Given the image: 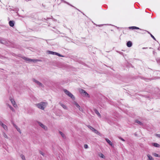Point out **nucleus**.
<instances>
[{"mask_svg": "<svg viewBox=\"0 0 160 160\" xmlns=\"http://www.w3.org/2000/svg\"><path fill=\"white\" fill-rule=\"evenodd\" d=\"M47 103L44 102H41L39 103L36 104V105L39 108L42 110H44L46 106Z\"/></svg>", "mask_w": 160, "mask_h": 160, "instance_id": "f257e3e1", "label": "nucleus"}, {"mask_svg": "<svg viewBox=\"0 0 160 160\" xmlns=\"http://www.w3.org/2000/svg\"><path fill=\"white\" fill-rule=\"evenodd\" d=\"M64 92L69 97H70L73 99H74L75 98L74 96L69 91L66 89H64Z\"/></svg>", "mask_w": 160, "mask_h": 160, "instance_id": "f03ea898", "label": "nucleus"}, {"mask_svg": "<svg viewBox=\"0 0 160 160\" xmlns=\"http://www.w3.org/2000/svg\"><path fill=\"white\" fill-rule=\"evenodd\" d=\"M80 93L82 95H85L88 97H89V95L84 90L82 89H81L79 90Z\"/></svg>", "mask_w": 160, "mask_h": 160, "instance_id": "7ed1b4c3", "label": "nucleus"}, {"mask_svg": "<svg viewBox=\"0 0 160 160\" xmlns=\"http://www.w3.org/2000/svg\"><path fill=\"white\" fill-rule=\"evenodd\" d=\"M0 43L6 45H8V42L3 38L0 39Z\"/></svg>", "mask_w": 160, "mask_h": 160, "instance_id": "20e7f679", "label": "nucleus"}, {"mask_svg": "<svg viewBox=\"0 0 160 160\" xmlns=\"http://www.w3.org/2000/svg\"><path fill=\"white\" fill-rule=\"evenodd\" d=\"M32 80H33V82L36 83L39 86H41V87H43V84L42 83H41L39 81L33 78V79Z\"/></svg>", "mask_w": 160, "mask_h": 160, "instance_id": "39448f33", "label": "nucleus"}, {"mask_svg": "<svg viewBox=\"0 0 160 160\" xmlns=\"http://www.w3.org/2000/svg\"><path fill=\"white\" fill-rule=\"evenodd\" d=\"M105 140H106V141L107 142L108 144H109V145H110V146H111L112 148H114V145L112 144V142L109 139H108L107 138H106Z\"/></svg>", "mask_w": 160, "mask_h": 160, "instance_id": "423d86ee", "label": "nucleus"}, {"mask_svg": "<svg viewBox=\"0 0 160 160\" xmlns=\"http://www.w3.org/2000/svg\"><path fill=\"white\" fill-rule=\"evenodd\" d=\"M38 122L40 126L45 130H47V128L46 126L40 122Z\"/></svg>", "mask_w": 160, "mask_h": 160, "instance_id": "0eeeda50", "label": "nucleus"}, {"mask_svg": "<svg viewBox=\"0 0 160 160\" xmlns=\"http://www.w3.org/2000/svg\"><path fill=\"white\" fill-rule=\"evenodd\" d=\"M0 125L3 128L6 130H8L7 127L4 124H3L2 122L0 121Z\"/></svg>", "mask_w": 160, "mask_h": 160, "instance_id": "6e6552de", "label": "nucleus"}, {"mask_svg": "<svg viewBox=\"0 0 160 160\" xmlns=\"http://www.w3.org/2000/svg\"><path fill=\"white\" fill-rule=\"evenodd\" d=\"M94 111L95 112V113L98 116V117L99 118H101V115L100 114V113H99V112L97 109H94Z\"/></svg>", "mask_w": 160, "mask_h": 160, "instance_id": "1a4fd4ad", "label": "nucleus"}, {"mask_svg": "<svg viewBox=\"0 0 160 160\" xmlns=\"http://www.w3.org/2000/svg\"><path fill=\"white\" fill-rule=\"evenodd\" d=\"M9 23L10 26L11 27H13L14 25V21H10L9 22Z\"/></svg>", "mask_w": 160, "mask_h": 160, "instance_id": "9d476101", "label": "nucleus"}, {"mask_svg": "<svg viewBox=\"0 0 160 160\" xmlns=\"http://www.w3.org/2000/svg\"><path fill=\"white\" fill-rule=\"evenodd\" d=\"M10 101L12 104L13 105V106L15 107V106H17V105L16 104V102L13 99H10Z\"/></svg>", "mask_w": 160, "mask_h": 160, "instance_id": "9b49d317", "label": "nucleus"}, {"mask_svg": "<svg viewBox=\"0 0 160 160\" xmlns=\"http://www.w3.org/2000/svg\"><path fill=\"white\" fill-rule=\"evenodd\" d=\"M127 45L128 47H130L132 45V43L131 41H128L127 43Z\"/></svg>", "mask_w": 160, "mask_h": 160, "instance_id": "f8f14e48", "label": "nucleus"}, {"mask_svg": "<svg viewBox=\"0 0 160 160\" xmlns=\"http://www.w3.org/2000/svg\"><path fill=\"white\" fill-rule=\"evenodd\" d=\"M26 61H28V62H36L38 61V60L37 59H30L28 58V59H27Z\"/></svg>", "mask_w": 160, "mask_h": 160, "instance_id": "ddd939ff", "label": "nucleus"}, {"mask_svg": "<svg viewBox=\"0 0 160 160\" xmlns=\"http://www.w3.org/2000/svg\"><path fill=\"white\" fill-rule=\"evenodd\" d=\"M135 123H137L140 125L142 126L143 125V123L138 120H136L135 121Z\"/></svg>", "mask_w": 160, "mask_h": 160, "instance_id": "4468645a", "label": "nucleus"}, {"mask_svg": "<svg viewBox=\"0 0 160 160\" xmlns=\"http://www.w3.org/2000/svg\"><path fill=\"white\" fill-rule=\"evenodd\" d=\"M59 104L62 106V107L64 109H67V107L64 104H63L62 103H61V102H59Z\"/></svg>", "mask_w": 160, "mask_h": 160, "instance_id": "2eb2a0df", "label": "nucleus"}, {"mask_svg": "<svg viewBox=\"0 0 160 160\" xmlns=\"http://www.w3.org/2000/svg\"><path fill=\"white\" fill-rule=\"evenodd\" d=\"M129 29H137L141 30V29H140L139 28L136 27H135V26L130 27H129Z\"/></svg>", "mask_w": 160, "mask_h": 160, "instance_id": "dca6fc26", "label": "nucleus"}, {"mask_svg": "<svg viewBox=\"0 0 160 160\" xmlns=\"http://www.w3.org/2000/svg\"><path fill=\"white\" fill-rule=\"evenodd\" d=\"M48 53L49 54H52V55H56V54L57 52H54L53 51H48Z\"/></svg>", "mask_w": 160, "mask_h": 160, "instance_id": "f3484780", "label": "nucleus"}, {"mask_svg": "<svg viewBox=\"0 0 160 160\" xmlns=\"http://www.w3.org/2000/svg\"><path fill=\"white\" fill-rule=\"evenodd\" d=\"M152 144L153 146L156 147L158 148L160 146V145L156 143H153Z\"/></svg>", "mask_w": 160, "mask_h": 160, "instance_id": "a211bd4d", "label": "nucleus"}, {"mask_svg": "<svg viewBox=\"0 0 160 160\" xmlns=\"http://www.w3.org/2000/svg\"><path fill=\"white\" fill-rule=\"evenodd\" d=\"M147 156L148 158L149 159V160H154V159L149 154H147Z\"/></svg>", "mask_w": 160, "mask_h": 160, "instance_id": "6ab92c4d", "label": "nucleus"}, {"mask_svg": "<svg viewBox=\"0 0 160 160\" xmlns=\"http://www.w3.org/2000/svg\"><path fill=\"white\" fill-rule=\"evenodd\" d=\"M59 133L63 138H65V136L62 132L59 131Z\"/></svg>", "mask_w": 160, "mask_h": 160, "instance_id": "aec40b11", "label": "nucleus"}, {"mask_svg": "<svg viewBox=\"0 0 160 160\" xmlns=\"http://www.w3.org/2000/svg\"><path fill=\"white\" fill-rule=\"evenodd\" d=\"M145 31L147 32L149 34H150L151 36V37L152 38H153V39L154 40H156V38H155V37L149 32L147 31H146V30H145Z\"/></svg>", "mask_w": 160, "mask_h": 160, "instance_id": "412c9836", "label": "nucleus"}, {"mask_svg": "<svg viewBox=\"0 0 160 160\" xmlns=\"http://www.w3.org/2000/svg\"><path fill=\"white\" fill-rule=\"evenodd\" d=\"M93 132L97 134L98 135H100V133L95 129H94Z\"/></svg>", "mask_w": 160, "mask_h": 160, "instance_id": "4be33fe9", "label": "nucleus"}, {"mask_svg": "<svg viewBox=\"0 0 160 160\" xmlns=\"http://www.w3.org/2000/svg\"><path fill=\"white\" fill-rule=\"evenodd\" d=\"M152 155L155 157H160V156L156 153H152Z\"/></svg>", "mask_w": 160, "mask_h": 160, "instance_id": "5701e85b", "label": "nucleus"}, {"mask_svg": "<svg viewBox=\"0 0 160 160\" xmlns=\"http://www.w3.org/2000/svg\"><path fill=\"white\" fill-rule=\"evenodd\" d=\"M20 157L22 160H26L25 156L23 154L20 155Z\"/></svg>", "mask_w": 160, "mask_h": 160, "instance_id": "b1692460", "label": "nucleus"}, {"mask_svg": "<svg viewBox=\"0 0 160 160\" xmlns=\"http://www.w3.org/2000/svg\"><path fill=\"white\" fill-rule=\"evenodd\" d=\"M92 131H93V130H94V129L95 128H93L92 127V126H90V125H88L87 126Z\"/></svg>", "mask_w": 160, "mask_h": 160, "instance_id": "393cba45", "label": "nucleus"}, {"mask_svg": "<svg viewBox=\"0 0 160 160\" xmlns=\"http://www.w3.org/2000/svg\"><path fill=\"white\" fill-rule=\"evenodd\" d=\"M74 105L76 106V107L78 108H79L80 106L76 102H74Z\"/></svg>", "mask_w": 160, "mask_h": 160, "instance_id": "a878e982", "label": "nucleus"}, {"mask_svg": "<svg viewBox=\"0 0 160 160\" xmlns=\"http://www.w3.org/2000/svg\"><path fill=\"white\" fill-rule=\"evenodd\" d=\"M100 157L103 158H105V156L102 153H101L100 155H99Z\"/></svg>", "mask_w": 160, "mask_h": 160, "instance_id": "bb28decb", "label": "nucleus"}, {"mask_svg": "<svg viewBox=\"0 0 160 160\" xmlns=\"http://www.w3.org/2000/svg\"><path fill=\"white\" fill-rule=\"evenodd\" d=\"M56 55H57L59 57H64V56L60 54L59 53L57 52V54H56Z\"/></svg>", "mask_w": 160, "mask_h": 160, "instance_id": "cd10ccee", "label": "nucleus"}, {"mask_svg": "<svg viewBox=\"0 0 160 160\" xmlns=\"http://www.w3.org/2000/svg\"><path fill=\"white\" fill-rule=\"evenodd\" d=\"M3 137L6 138H8V137L7 135L5 133H3Z\"/></svg>", "mask_w": 160, "mask_h": 160, "instance_id": "c85d7f7f", "label": "nucleus"}, {"mask_svg": "<svg viewBox=\"0 0 160 160\" xmlns=\"http://www.w3.org/2000/svg\"><path fill=\"white\" fill-rule=\"evenodd\" d=\"M16 129L20 133H21V131L20 129L18 127L17 128H16Z\"/></svg>", "mask_w": 160, "mask_h": 160, "instance_id": "c756f323", "label": "nucleus"}, {"mask_svg": "<svg viewBox=\"0 0 160 160\" xmlns=\"http://www.w3.org/2000/svg\"><path fill=\"white\" fill-rule=\"evenodd\" d=\"M9 107L12 111H14V109L11 106H9Z\"/></svg>", "mask_w": 160, "mask_h": 160, "instance_id": "7c9ffc66", "label": "nucleus"}, {"mask_svg": "<svg viewBox=\"0 0 160 160\" xmlns=\"http://www.w3.org/2000/svg\"><path fill=\"white\" fill-rule=\"evenodd\" d=\"M39 153L41 155H42L43 156H45V154L43 152H42L41 151H39Z\"/></svg>", "mask_w": 160, "mask_h": 160, "instance_id": "2f4dec72", "label": "nucleus"}, {"mask_svg": "<svg viewBox=\"0 0 160 160\" xmlns=\"http://www.w3.org/2000/svg\"><path fill=\"white\" fill-rule=\"evenodd\" d=\"M84 148H86V149L88 148V145H87V144H85L84 145Z\"/></svg>", "mask_w": 160, "mask_h": 160, "instance_id": "473e14b6", "label": "nucleus"}, {"mask_svg": "<svg viewBox=\"0 0 160 160\" xmlns=\"http://www.w3.org/2000/svg\"><path fill=\"white\" fill-rule=\"evenodd\" d=\"M22 58L24 60L26 61L27 59H28V58L25 57H23Z\"/></svg>", "mask_w": 160, "mask_h": 160, "instance_id": "72a5a7b5", "label": "nucleus"}, {"mask_svg": "<svg viewBox=\"0 0 160 160\" xmlns=\"http://www.w3.org/2000/svg\"><path fill=\"white\" fill-rule=\"evenodd\" d=\"M156 60H157V62H160V58H157L156 59Z\"/></svg>", "mask_w": 160, "mask_h": 160, "instance_id": "f704fd0d", "label": "nucleus"}, {"mask_svg": "<svg viewBox=\"0 0 160 160\" xmlns=\"http://www.w3.org/2000/svg\"><path fill=\"white\" fill-rule=\"evenodd\" d=\"M13 126L16 128H18V126L16 125L15 124H13Z\"/></svg>", "mask_w": 160, "mask_h": 160, "instance_id": "c9c22d12", "label": "nucleus"}, {"mask_svg": "<svg viewBox=\"0 0 160 160\" xmlns=\"http://www.w3.org/2000/svg\"><path fill=\"white\" fill-rule=\"evenodd\" d=\"M79 108V110L80 111H83L82 108H80V107L79 108Z\"/></svg>", "mask_w": 160, "mask_h": 160, "instance_id": "e433bc0d", "label": "nucleus"}, {"mask_svg": "<svg viewBox=\"0 0 160 160\" xmlns=\"http://www.w3.org/2000/svg\"><path fill=\"white\" fill-rule=\"evenodd\" d=\"M156 136L160 138V134H157Z\"/></svg>", "mask_w": 160, "mask_h": 160, "instance_id": "4c0bfd02", "label": "nucleus"}, {"mask_svg": "<svg viewBox=\"0 0 160 160\" xmlns=\"http://www.w3.org/2000/svg\"><path fill=\"white\" fill-rule=\"evenodd\" d=\"M61 1L65 3H67V2H66V1H64V0H61Z\"/></svg>", "mask_w": 160, "mask_h": 160, "instance_id": "58836bf2", "label": "nucleus"}, {"mask_svg": "<svg viewBox=\"0 0 160 160\" xmlns=\"http://www.w3.org/2000/svg\"><path fill=\"white\" fill-rule=\"evenodd\" d=\"M119 138L122 141H125V140L123 139L122 138Z\"/></svg>", "mask_w": 160, "mask_h": 160, "instance_id": "ea45409f", "label": "nucleus"}, {"mask_svg": "<svg viewBox=\"0 0 160 160\" xmlns=\"http://www.w3.org/2000/svg\"><path fill=\"white\" fill-rule=\"evenodd\" d=\"M103 25V24H101V25H96L97 26H98L99 27H101V26H102Z\"/></svg>", "mask_w": 160, "mask_h": 160, "instance_id": "a19ab883", "label": "nucleus"}, {"mask_svg": "<svg viewBox=\"0 0 160 160\" xmlns=\"http://www.w3.org/2000/svg\"><path fill=\"white\" fill-rule=\"evenodd\" d=\"M153 52V54L154 55H155V54L156 53V52H155L154 51H153V52Z\"/></svg>", "mask_w": 160, "mask_h": 160, "instance_id": "79ce46f5", "label": "nucleus"}, {"mask_svg": "<svg viewBox=\"0 0 160 160\" xmlns=\"http://www.w3.org/2000/svg\"><path fill=\"white\" fill-rule=\"evenodd\" d=\"M67 4H68V5H70V6H72V7H73V6H72V5H71L68 2H67Z\"/></svg>", "mask_w": 160, "mask_h": 160, "instance_id": "37998d69", "label": "nucleus"}, {"mask_svg": "<svg viewBox=\"0 0 160 160\" xmlns=\"http://www.w3.org/2000/svg\"><path fill=\"white\" fill-rule=\"evenodd\" d=\"M11 122H12V124L13 125V124H14V122H13V121H11Z\"/></svg>", "mask_w": 160, "mask_h": 160, "instance_id": "c03bdc74", "label": "nucleus"}, {"mask_svg": "<svg viewBox=\"0 0 160 160\" xmlns=\"http://www.w3.org/2000/svg\"><path fill=\"white\" fill-rule=\"evenodd\" d=\"M158 50H160V47H159L158 48Z\"/></svg>", "mask_w": 160, "mask_h": 160, "instance_id": "a18cd8bd", "label": "nucleus"}, {"mask_svg": "<svg viewBox=\"0 0 160 160\" xmlns=\"http://www.w3.org/2000/svg\"><path fill=\"white\" fill-rule=\"evenodd\" d=\"M151 80V79H146L145 80Z\"/></svg>", "mask_w": 160, "mask_h": 160, "instance_id": "49530a36", "label": "nucleus"}, {"mask_svg": "<svg viewBox=\"0 0 160 160\" xmlns=\"http://www.w3.org/2000/svg\"><path fill=\"white\" fill-rule=\"evenodd\" d=\"M142 48V49H146V48Z\"/></svg>", "mask_w": 160, "mask_h": 160, "instance_id": "de8ad7c7", "label": "nucleus"}]
</instances>
